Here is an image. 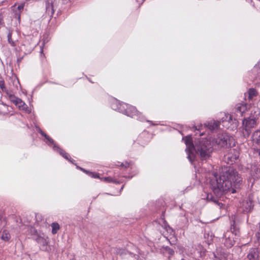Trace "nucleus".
Masks as SVG:
<instances>
[{"label": "nucleus", "mask_w": 260, "mask_h": 260, "mask_svg": "<svg viewBox=\"0 0 260 260\" xmlns=\"http://www.w3.org/2000/svg\"><path fill=\"white\" fill-rule=\"evenodd\" d=\"M182 140L186 145L185 151L187 158L191 162L194 160L196 154H199L202 160H206L209 158L212 152L213 143L211 142V138H200L194 145L191 135L183 137Z\"/></svg>", "instance_id": "nucleus-1"}, {"label": "nucleus", "mask_w": 260, "mask_h": 260, "mask_svg": "<svg viewBox=\"0 0 260 260\" xmlns=\"http://www.w3.org/2000/svg\"><path fill=\"white\" fill-rule=\"evenodd\" d=\"M227 184L228 170L220 172L219 175L215 174L214 177L210 180V187L216 197H214L211 192H205L206 197L203 198V199L217 204L221 208L223 204L219 203L216 198H223L222 196L226 195L228 193Z\"/></svg>", "instance_id": "nucleus-2"}, {"label": "nucleus", "mask_w": 260, "mask_h": 260, "mask_svg": "<svg viewBox=\"0 0 260 260\" xmlns=\"http://www.w3.org/2000/svg\"><path fill=\"white\" fill-rule=\"evenodd\" d=\"M111 108L120 113H122L132 118H136L141 121L145 120L144 117L139 113L135 107L128 105L125 103H120L116 99L111 102Z\"/></svg>", "instance_id": "nucleus-3"}, {"label": "nucleus", "mask_w": 260, "mask_h": 260, "mask_svg": "<svg viewBox=\"0 0 260 260\" xmlns=\"http://www.w3.org/2000/svg\"><path fill=\"white\" fill-rule=\"evenodd\" d=\"M37 131L45 138L44 142L49 146H53L54 151L59 153L63 157L67 160H69L70 156L69 153H67L64 150L61 148L58 145L54 143V140L48 135L45 134L40 127L36 126Z\"/></svg>", "instance_id": "nucleus-4"}, {"label": "nucleus", "mask_w": 260, "mask_h": 260, "mask_svg": "<svg viewBox=\"0 0 260 260\" xmlns=\"http://www.w3.org/2000/svg\"><path fill=\"white\" fill-rule=\"evenodd\" d=\"M31 234L34 236V239L40 245V248L46 250L48 245L47 236L43 233L38 232L35 229H32Z\"/></svg>", "instance_id": "nucleus-5"}, {"label": "nucleus", "mask_w": 260, "mask_h": 260, "mask_svg": "<svg viewBox=\"0 0 260 260\" xmlns=\"http://www.w3.org/2000/svg\"><path fill=\"white\" fill-rule=\"evenodd\" d=\"M230 180L231 184L232 182L234 183V186L235 188H233L231 189L232 193H234L236 192V188H239L240 186V182L242 179L240 176H239L237 172L234 170L232 168H229V181Z\"/></svg>", "instance_id": "nucleus-6"}, {"label": "nucleus", "mask_w": 260, "mask_h": 260, "mask_svg": "<svg viewBox=\"0 0 260 260\" xmlns=\"http://www.w3.org/2000/svg\"><path fill=\"white\" fill-rule=\"evenodd\" d=\"M9 98V99L14 103L16 106L20 109L25 111L27 113H30V110L28 109L27 105L22 100L14 95L13 93L12 90H11L8 94H7Z\"/></svg>", "instance_id": "nucleus-7"}, {"label": "nucleus", "mask_w": 260, "mask_h": 260, "mask_svg": "<svg viewBox=\"0 0 260 260\" xmlns=\"http://www.w3.org/2000/svg\"><path fill=\"white\" fill-rule=\"evenodd\" d=\"M229 145L231 147L236 146V141L233 138H230L229 137ZM239 156V152L238 147L231 148L229 149V159L231 161H233L237 159Z\"/></svg>", "instance_id": "nucleus-8"}, {"label": "nucleus", "mask_w": 260, "mask_h": 260, "mask_svg": "<svg viewBox=\"0 0 260 260\" xmlns=\"http://www.w3.org/2000/svg\"><path fill=\"white\" fill-rule=\"evenodd\" d=\"M14 88H11L8 89L5 86V83L4 80H0V92H5L6 94H8L11 90L18 89V87L20 86L18 79L15 77L11 79Z\"/></svg>", "instance_id": "nucleus-9"}, {"label": "nucleus", "mask_w": 260, "mask_h": 260, "mask_svg": "<svg viewBox=\"0 0 260 260\" xmlns=\"http://www.w3.org/2000/svg\"><path fill=\"white\" fill-rule=\"evenodd\" d=\"M19 38L20 35L18 32H14L10 29L9 30L7 39L8 43L11 47H15L18 45Z\"/></svg>", "instance_id": "nucleus-10"}, {"label": "nucleus", "mask_w": 260, "mask_h": 260, "mask_svg": "<svg viewBox=\"0 0 260 260\" xmlns=\"http://www.w3.org/2000/svg\"><path fill=\"white\" fill-rule=\"evenodd\" d=\"M256 125V119L255 118L248 117L244 118L242 121V125L244 129L248 131Z\"/></svg>", "instance_id": "nucleus-11"}, {"label": "nucleus", "mask_w": 260, "mask_h": 260, "mask_svg": "<svg viewBox=\"0 0 260 260\" xmlns=\"http://www.w3.org/2000/svg\"><path fill=\"white\" fill-rule=\"evenodd\" d=\"M54 0H46L45 1V14L51 18L53 17L55 9L54 6Z\"/></svg>", "instance_id": "nucleus-12"}, {"label": "nucleus", "mask_w": 260, "mask_h": 260, "mask_svg": "<svg viewBox=\"0 0 260 260\" xmlns=\"http://www.w3.org/2000/svg\"><path fill=\"white\" fill-rule=\"evenodd\" d=\"M253 206L252 200L250 198H248L244 200L242 203H241L240 208H242V211L249 212L252 209Z\"/></svg>", "instance_id": "nucleus-13"}, {"label": "nucleus", "mask_w": 260, "mask_h": 260, "mask_svg": "<svg viewBox=\"0 0 260 260\" xmlns=\"http://www.w3.org/2000/svg\"><path fill=\"white\" fill-rule=\"evenodd\" d=\"M149 134L147 131H144L138 136L137 141L140 144L143 145L146 144L149 141Z\"/></svg>", "instance_id": "nucleus-14"}, {"label": "nucleus", "mask_w": 260, "mask_h": 260, "mask_svg": "<svg viewBox=\"0 0 260 260\" xmlns=\"http://www.w3.org/2000/svg\"><path fill=\"white\" fill-rule=\"evenodd\" d=\"M219 121H215L214 120H210L204 123V126L207 127L211 131H214L218 129L220 125Z\"/></svg>", "instance_id": "nucleus-15"}, {"label": "nucleus", "mask_w": 260, "mask_h": 260, "mask_svg": "<svg viewBox=\"0 0 260 260\" xmlns=\"http://www.w3.org/2000/svg\"><path fill=\"white\" fill-rule=\"evenodd\" d=\"M211 142L213 143V146L215 145L220 147H222L227 144V140L222 136H219L216 138L212 139Z\"/></svg>", "instance_id": "nucleus-16"}, {"label": "nucleus", "mask_w": 260, "mask_h": 260, "mask_svg": "<svg viewBox=\"0 0 260 260\" xmlns=\"http://www.w3.org/2000/svg\"><path fill=\"white\" fill-rule=\"evenodd\" d=\"M247 110L246 105L244 104H238L236 105L235 111L236 117L242 116L243 113Z\"/></svg>", "instance_id": "nucleus-17"}, {"label": "nucleus", "mask_w": 260, "mask_h": 260, "mask_svg": "<svg viewBox=\"0 0 260 260\" xmlns=\"http://www.w3.org/2000/svg\"><path fill=\"white\" fill-rule=\"evenodd\" d=\"M249 260H259L258 251L256 248L251 249L247 255Z\"/></svg>", "instance_id": "nucleus-18"}, {"label": "nucleus", "mask_w": 260, "mask_h": 260, "mask_svg": "<svg viewBox=\"0 0 260 260\" xmlns=\"http://www.w3.org/2000/svg\"><path fill=\"white\" fill-rule=\"evenodd\" d=\"M230 124L231 130H236L239 125V122L236 118L234 117L233 115H230L229 119V124Z\"/></svg>", "instance_id": "nucleus-19"}, {"label": "nucleus", "mask_w": 260, "mask_h": 260, "mask_svg": "<svg viewBox=\"0 0 260 260\" xmlns=\"http://www.w3.org/2000/svg\"><path fill=\"white\" fill-rule=\"evenodd\" d=\"M102 180H103L108 183H114L115 184H120L122 182L121 180H118L116 178V176L114 175L113 177L108 176L106 177H103L101 179Z\"/></svg>", "instance_id": "nucleus-20"}, {"label": "nucleus", "mask_w": 260, "mask_h": 260, "mask_svg": "<svg viewBox=\"0 0 260 260\" xmlns=\"http://www.w3.org/2000/svg\"><path fill=\"white\" fill-rule=\"evenodd\" d=\"M235 217L234 218L233 217H232V219L233 223L232 224H231L230 230H231V233L233 235H234L235 236H236L239 235L240 232H239V228L235 224Z\"/></svg>", "instance_id": "nucleus-21"}, {"label": "nucleus", "mask_w": 260, "mask_h": 260, "mask_svg": "<svg viewBox=\"0 0 260 260\" xmlns=\"http://www.w3.org/2000/svg\"><path fill=\"white\" fill-rule=\"evenodd\" d=\"M114 252L116 254H118L121 257H124V256L127 255L128 251L124 248L116 247L115 248Z\"/></svg>", "instance_id": "nucleus-22"}, {"label": "nucleus", "mask_w": 260, "mask_h": 260, "mask_svg": "<svg viewBox=\"0 0 260 260\" xmlns=\"http://www.w3.org/2000/svg\"><path fill=\"white\" fill-rule=\"evenodd\" d=\"M11 238V235L7 230H4L1 235V239L5 242H8Z\"/></svg>", "instance_id": "nucleus-23"}, {"label": "nucleus", "mask_w": 260, "mask_h": 260, "mask_svg": "<svg viewBox=\"0 0 260 260\" xmlns=\"http://www.w3.org/2000/svg\"><path fill=\"white\" fill-rule=\"evenodd\" d=\"M51 226L52 228L51 233L53 235H55L60 228L59 224L56 222H52L51 224Z\"/></svg>", "instance_id": "nucleus-24"}, {"label": "nucleus", "mask_w": 260, "mask_h": 260, "mask_svg": "<svg viewBox=\"0 0 260 260\" xmlns=\"http://www.w3.org/2000/svg\"><path fill=\"white\" fill-rule=\"evenodd\" d=\"M77 168L80 169L81 170L83 171V172H86V174H87L90 177H91L92 178H100V175H99V173L87 171L85 169H84L81 167H77Z\"/></svg>", "instance_id": "nucleus-25"}, {"label": "nucleus", "mask_w": 260, "mask_h": 260, "mask_svg": "<svg viewBox=\"0 0 260 260\" xmlns=\"http://www.w3.org/2000/svg\"><path fill=\"white\" fill-rule=\"evenodd\" d=\"M257 92L254 88H250L248 90V99L251 100L254 97L257 96Z\"/></svg>", "instance_id": "nucleus-26"}, {"label": "nucleus", "mask_w": 260, "mask_h": 260, "mask_svg": "<svg viewBox=\"0 0 260 260\" xmlns=\"http://www.w3.org/2000/svg\"><path fill=\"white\" fill-rule=\"evenodd\" d=\"M164 250L168 252L170 255H173L174 254V251L172 248H171L169 246L163 247Z\"/></svg>", "instance_id": "nucleus-27"}, {"label": "nucleus", "mask_w": 260, "mask_h": 260, "mask_svg": "<svg viewBox=\"0 0 260 260\" xmlns=\"http://www.w3.org/2000/svg\"><path fill=\"white\" fill-rule=\"evenodd\" d=\"M43 46L44 44L40 46V58L42 62L44 61L45 60V56L44 53H43Z\"/></svg>", "instance_id": "nucleus-28"}, {"label": "nucleus", "mask_w": 260, "mask_h": 260, "mask_svg": "<svg viewBox=\"0 0 260 260\" xmlns=\"http://www.w3.org/2000/svg\"><path fill=\"white\" fill-rule=\"evenodd\" d=\"M254 139L257 142L260 141V131L255 132L253 135Z\"/></svg>", "instance_id": "nucleus-29"}, {"label": "nucleus", "mask_w": 260, "mask_h": 260, "mask_svg": "<svg viewBox=\"0 0 260 260\" xmlns=\"http://www.w3.org/2000/svg\"><path fill=\"white\" fill-rule=\"evenodd\" d=\"M127 255H128L131 257L134 258L136 260H138L139 258V256L138 255L129 251H128V252L127 253Z\"/></svg>", "instance_id": "nucleus-30"}, {"label": "nucleus", "mask_w": 260, "mask_h": 260, "mask_svg": "<svg viewBox=\"0 0 260 260\" xmlns=\"http://www.w3.org/2000/svg\"><path fill=\"white\" fill-rule=\"evenodd\" d=\"M120 166L122 167L127 168L129 166V163L127 161L121 162L120 165Z\"/></svg>", "instance_id": "nucleus-31"}, {"label": "nucleus", "mask_w": 260, "mask_h": 260, "mask_svg": "<svg viewBox=\"0 0 260 260\" xmlns=\"http://www.w3.org/2000/svg\"><path fill=\"white\" fill-rule=\"evenodd\" d=\"M193 128L194 129V131H199V135H200V136H203V135H204V133H203V132H202H202H201V130H200V127H199V128H197V126H193Z\"/></svg>", "instance_id": "nucleus-32"}, {"label": "nucleus", "mask_w": 260, "mask_h": 260, "mask_svg": "<svg viewBox=\"0 0 260 260\" xmlns=\"http://www.w3.org/2000/svg\"><path fill=\"white\" fill-rule=\"evenodd\" d=\"M24 7V4H21L20 5H18L17 9L19 11H21L23 10Z\"/></svg>", "instance_id": "nucleus-33"}, {"label": "nucleus", "mask_w": 260, "mask_h": 260, "mask_svg": "<svg viewBox=\"0 0 260 260\" xmlns=\"http://www.w3.org/2000/svg\"><path fill=\"white\" fill-rule=\"evenodd\" d=\"M3 18V14L0 11V25H2L4 23Z\"/></svg>", "instance_id": "nucleus-34"}, {"label": "nucleus", "mask_w": 260, "mask_h": 260, "mask_svg": "<svg viewBox=\"0 0 260 260\" xmlns=\"http://www.w3.org/2000/svg\"><path fill=\"white\" fill-rule=\"evenodd\" d=\"M258 229H259V231H260V223L258 224ZM256 235L257 236V238L258 239H260V232H259V231L257 232Z\"/></svg>", "instance_id": "nucleus-35"}, {"label": "nucleus", "mask_w": 260, "mask_h": 260, "mask_svg": "<svg viewBox=\"0 0 260 260\" xmlns=\"http://www.w3.org/2000/svg\"><path fill=\"white\" fill-rule=\"evenodd\" d=\"M69 161L72 162V164L76 165V164L75 163V160L73 159L71 157H70Z\"/></svg>", "instance_id": "nucleus-36"}, {"label": "nucleus", "mask_w": 260, "mask_h": 260, "mask_svg": "<svg viewBox=\"0 0 260 260\" xmlns=\"http://www.w3.org/2000/svg\"><path fill=\"white\" fill-rule=\"evenodd\" d=\"M70 2V0H62V3L63 4H67Z\"/></svg>", "instance_id": "nucleus-37"}, {"label": "nucleus", "mask_w": 260, "mask_h": 260, "mask_svg": "<svg viewBox=\"0 0 260 260\" xmlns=\"http://www.w3.org/2000/svg\"><path fill=\"white\" fill-rule=\"evenodd\" d=\"M148 122L150 123L151 125H155L153 123L152 121H149L148 120L147 121Z\"/></svg>", "instance_id": "nucleus-38"}, {"label": "nucleus", "mask_w": 260, "mask_h": 260, "mask_svg": "<svg viewBox=\"0 0 260 260\" xmlns=\"http://www.w3.org/2000/svg\"><path fill=\"white\" fill-rule=\"evenodd\" d=\"M21 60V58H19V59H17V61L18 62H20Z\"/></svg>", "instance_id": "nucleus-39"}, {"label": "nucleus", "mask_w": 260, "mask_h": 260, "mask_svg": "<svg viewBox=\"0 0 260 260\" xmlns=\"http://www.w3.org/2000/svg\"><path fill=\"white\" fill-rule=\"evenodd\" d=\"M167 226H168V228H169L170 230H172V229L171 227H170V226H169V225H168Z\"/></svg>", "instance_id": "nucleus-40"}, {"label": "nucleus", "mask_w": 260, "mask_h": 260, "mask_svg": "<svg viewBox=\"0 0 260 260\" xmlns=\"http://www.w3.org/2000/svg\"><path fill=\"white\" fill-rule=\"evenodd\" d=\"M2 104L3 105L5 106H7L6 104H4L3 102L2 103Z\"/></svg>", "instance_id": "nucleus-41"}, {"label": "nucleus", "mask_w": 260, "mask_h": 260, "mask_svg": "<svg viewBox=\"0 0 260 260\" xmlns=\"http://www.w3.org/2000/svg\"><path fill=\"white\" fill-rule=\"evenodd\" d=\"M123 187H124V185H123V186L121 187V188L120 190L123 189Z\"/></svg>", "instance_id": "nucleus-42"}, {"label": "nucleus", "mask_w": 260, "mask_h": 260, "mask_svg": "<svg viewBox=\"0 0 260 260\" xmlns=\"http://www.w3.org/2000/svg\"><path fill=\"white\" fill-rule=\"evenodd\" d=\"M128 177L129 179H131L132 178V176H128Z\"/></svg>", "instance_id": "nucleus-43"}, {"label": "nucleus", "mask_w": 260, "mask_h": 260, "mask_svg": "<svg viewBox=\"0 0 260 260\" xmlns=\"http://www.w3.org/2000/svg\"><path fill=\"white\" fill-rule=\"evenodd\" d=\"M168 241H169V243H170V244L172 245V244L171 243V241L169 240H168Z\"/></svg>", "instance_id": "nucleus-44"}, {"label": "nucleus", "mask_w": 260, "mask_h": 260, "mask_svg": "<svg viewBox=\"0 0 260 260\" xmlns=\"http://www.w3.org/2000/svg\"><path fill=\"white\" fill-rule=\"evenodd\" d=\"M258 154L260 155V150L258 151Z\"/></svg>", "instance_id": "nucleus-45"}, {"label": "nucleus", "mask_w": 260, "mask_h": 260, "mask_svg": "<svg viewBox=\"0 0 260 260\" xmlns=\"http://www.w3.org/2000/svg\"><path fill=\"white\" fill-rule=\"evenodd\" d=\"M229 192L231 191L230 189L229 188L228 189Z\"/></svg>", "instance_id": "nucleus-46"}, {"label": "nucleus", "mask_w": 260, "mask_h": 260, "mask_svg": "<svg viewBox=\"0 0 260 260\" xmlns=\"http://www.w3.org/2000/svg\"><path fill=\"white\" fill-rule=\"evenodd\" d=\"M71 260H75V259H71Z\"/></svg>", "instance_id": "nucleus-47"}]
</instances>
